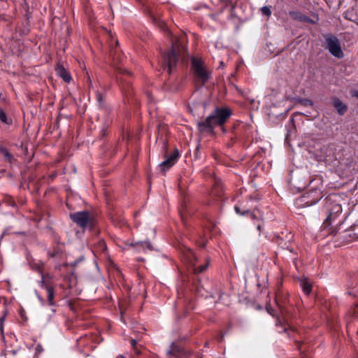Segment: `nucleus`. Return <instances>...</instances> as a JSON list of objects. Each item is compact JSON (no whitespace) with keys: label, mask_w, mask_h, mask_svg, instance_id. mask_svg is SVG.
<instances>
[{"label":"nucleus","mask_w":358,"mask_h":358,"mask_svg":"<svg viewBox=\"0 0 358 358\" xmlns=\"http://www.w3.org/2000/svg\"><path fill=\"white\" fill-rule=\"evenodd\" d=\"M231 115L229 108H217L204 121L198 124L199 129L201 132H212L215 127L222 125Z\"/></svg>","instance_id":"f257e3e1"},{"label":"nucleus","mask_w":358,"mask_h":358,"mask_svg":"<svg viewBox=\"0 0 358 358\" xmlns=\"http://www.w3.org/2000/svg\"><path fill=\"white\" fill-rule=\"evenodd\" d=\"M192 65L197 78L203 84L206 83L209 78V73L204 68L203 62L198 58L193 57L192 59Z\"/></svg>","instance_id":"f03ea898"},{"label":"nucleus","mask_w":358,"mask_h":358,"mask_svg":"<svg viewBox=\"0 0 358 358\" xmlns=\"http://www.w3.org/2000/svg\"><path fill=\"white\" fill-rule=\"evenodd\" d=\"M326 41L327 48L331 55L338 58H342L343 57V52L341 50L340 43L335 36H329L327 37Z\"/></svg>","instance_id":"7ed1b4c3"},{"label":"nucleus","mask_w":358,"mask_h":358,"mask_svg":"<svg viewBox=\"0 0 358 358\" xmlns=\"http://www.w3.org/2000/svg\"><path fill=\"white\" fill-rule=\"evenodd\" d=\"M70 218L80 227L85 229L90 221L88 211H80L70 214Z\"/></svg>","instance_id":"20e7f679"},{"label":"nucleus","mask_w":358,"mask_h":358,"mask_svg":"<svg viewBox=\"0 0 358 358\" xmlns=\"http://www.w3.org/2000/svg\"><path fill=\"white\" fill-rule=\"evenodd\" d=\"M178 60L176 49L173 45L172 49L166 54L164 57V64L167 71L170 73L172 68L176 65Z\"/></svg>","instance_id":"39448f33"},{"label":"nucleus","mask_w":358,"mask_h":358,"mask_svg":"<svg viewBox=\"0 0 358 358\" xmlns=\"http://www.w3.org/2000/svg\"><path fill=\"white\" fill-rule=\"evenodd\" d=\"M185 257H186L187 261L189 262V263H191L192 264V266L194 267V270L196 273L203 272L206 269V268L208 265V262H207L205 265L199 266L196 267L194 263V262L196 261V257L194 252L191 249L187 250V251L185 252Z\"/></svg>","instance_id":"423d86ee"},{"label":"nucleus","mask_w":358,"mask_h":358,"mask_svg":"<svg viewBox=\"0 0 358 358\" xmlns=\"http://www.w3.org/2000/svg\"><path fill=\"white\" fill-rule=\"evenodd\" d=\"M178 157L179 153L177 150H176L174 152L172 153L171 155L167 156L166 159L163 161L159 165V166L162 169V171H165L166 169H169L172 166H173Z\"/></svg>","instance_id":"0eeeda50"},{"label":"nucleus","mask_w":358,"mask_h":358,"mask_svg":"<svg viewBox=\"0 0 358 358\" xmlns=\"http://www.w3.org/2000/svg\"><path fill=\"white\" fill-rule=\"evenodd\" d=\"M342 212V207L340 204H335L332 206L330 210L329 214L326 220L327 224H330L331 222L336 219V217L340 215Z\"/></svg>","instance_id":"6e6552de"},{"label":"nucleus","mask_w":358,"mask_h":358,"mask_svg":"<svg viewBox=\"0 0 358 358\" xmlns=\"http://www.w3.org/2000/svg\"><path fill=\"white\" fill-rule=\"evenodd\" d=\"M333 106L336 110L337 113L340 115H344L348 110V107L344 104L338 98L334 97L333 99Z\"/></svg>","instance_id":"1a4fd4ad"},{"label":"nucleus","mask_w":358,"mask_h":358,"mask_svg":"<svg viewBox=\"0 0 358 358\" xmlns=\"http://www.w3.org/2000/svg\"><path fill=\"white\" fill-rule=\"evenodd\" d=\"M55 71L59 77H61L65 82H70L71 78L69 74L68 71L65 69V68L63 66L57 64V66L55 68Z\"/></svg>","instance_id":"9d476101"},{"label":"nucleus","mask_w":358,"mask_h":358,"mask_svg":"<svg viewBox=\"0 0 358 358\" xmlns=\"http://www.w3.org/2000/svg\"><path fill=\"white\" fill-rule=\"evenodd\" d=\"M289 15L292 18H294L295 20H300V21H307L308 20V19L306 16H304L303 15H302L301 13H298V12L290 11Z\"/></svg>","instance_id":"9b49d317"},{"label":"nucleus","mask_w":358,"mask_h":358,"mask_svg":"<svg viewBox=\"0 0 358 358\" xmlns=\"http://www.w3.org/2000/svg\"><path fill=\"white\" fill-rule=\"evenodd\" d=\"M47 292H48V301L50 305L54 304V290L53 288L51 287H46Z\"/></svg>","instance_id":"f8f14e48"},{"label":"nucleus","mask_w":358,"mask_h":358,"mask_svg":"<svg viewBox=\"0 0 358 358\" xmlns=\"http://www.w3.org/2000/svg\"><path fill=\"white\" fill-rule=\"evenodd\" d=\"M301 287L304 293L309 294L311 291V285L307 280L301 282Z\"/></svg>","instance_id":"ddd939ff"},{"label":"nucleus","mask_w":358,"mask_h":358,"mask_svg":"<svg viewBox=\"0 0 358 358\" xmlns=\"http://www.w3.org/2000/svg\"><path fill=\"white\" fill-rule=\"evenodd\" d=\"M0 153L7 160H8L9 162H11V160L13 159V156L6 148H1L0 149Z\"/></svg>","instance_id":"4468645a"},{"label":"nucleus","mask_w":358,"mask_h":358,"mask_svg":"<svg viewBox=\"0 0 358 358\" xmlns=\"http://www.w3.org/2000/svg\"><path fill=\"white\" fill-rule=\"evenodd\" d=\"M235 210H236V212L237 213L241 214V215H250V217L252 220H255V219L256 218V215H255L253 213H252V212H250V211H249V210H246V211H244V212H241V210H240V208H239L238 206H235Z\"/></svg>","instance_id":"2eb2a0df"},{"label":"nucleus","mask_w":358,"mask_h":358,"mask_svg":"<svg viewBox=\"0 0 358 358\" xmlns=\"http://www.w3.org/2000/svg\"><path fill=\"white\" fill-rule=\"evenodd\" d=\"M261 10H262V14L266 16H270L271 15V9L268 6H263L261 8Z\"/></svg>","instance_id":"dca6fc26"},{"label":"nucleus","mask_w":358,"mask_h":358,"mask_svg":"<svg viewBox=\"0 0 358 358\" xmlns=\"http://www.w3.org/2000/svg\"><path fill=\"white\" fill-rule=\"evenodd\" d=\"M138 244H139V245H141V246L142 248H148V250H152V245H151V244H150V242H148V241H145V242H141V243H139Z\"/></svg>","instance_id":"f3484780"},{"label":"nucleus","mask_w":358,"mask_h":358,"mask_svg":"<svg viewBox=\"0 0 358 358\" xmlns=\"http://www.w3.org/2000/svg\"><path fill=\"white\" fill-rule=\"evenodd\" d=\"M0 120L3 123H7V118L3 110L0 108Z\"/></svg>","instance_id":"a211bd4d"},{"label":"nucleus","mask_w":358,"mask_h":358,"mask_svg":"<svg viewBox=\"0 0 358 358\" xmlns=\"http://www.w3.org/2000/svg\"><path fill=\"white\" fill-rule=\"evenodd\" d=\"M301 103L306 106H312L313 105L312 101L306 99H301Z\"/></svg>","instance_id":"6ab92c4d"},{"label":"nucleus","mask_w":358,"mask_h":358,"mask_svg":"<svg viewBox=\"0 0 358 358\" xmlns=\"http://www.w3.org/2000/svg\"><path fill=\"white\" fill-rule=\"evenodd\" d=\"M220 192H221V187H220V185H217V186L213 189V193L215 194H217V196H220Z\"/></svg>","instance_id":"aec40b11"},{"label":"nucleus","mask_w":358,"mask_h":358,"mask_svg":"<svg viewBox=\"0 0 358 358\" xmlns=\"http://www.w3.org/2000/svg\"><path fill=\"white\" fill-rule=\"evenodd\" d=\"M136 343V341L135 340L131 341V345H132L134 350L136 351V353H139V351L135 347Z\"/></svg>","instance_id":"412c9836"},{"label":"nucleus","mask_w":358,"mask_h":358,"mask_svg":"<svg viewBox=\"0 0 358 358\" xmlns=\"http://www.w3.org/2000/svg\"><path fill=\"white\" fill-rule=\"evenodd\" d=\"M354 315L355 317L358 318V305H357L354 309Z\"/></svg>","instance_id":"4be33fe9"},{"label":"nucleus","mask_w":358,"mask_h":358,"mask_svg":"<svg viewBox=\"0 0 358 358\" xmlns=\"http://www.w3.org/2000/svg\"><path fill=\"white\" fill-rule=\"evenodd\" d=\"M36 350L38 352H41L43 350V347L41 345H38L36 346Z\"/></svg>","instance_id":"5701e85b"},{"label":"nucleus","mask_w":358,"mask_h":358,"mask_svg":"<svg viewBox=\"0 0 358 358\" xmlns=\"http://www.w3.org/2000/svg\"><path fill=\"white\" fill-rule=\"evenodd\" d=\"M96 99H97L98 101H99V103H101V100H102V96H101V94L100 93H98V94H96Z\"/></svg>","instance_id":"b1692460"},{"label":"nucleus","mask_w":358,"mask_h":358,"mask_svg":"<svg viewBox=\"0 0 358 358\" xmlns=\"http://www.w3.org/2000/svg\"><path fill=\"white\" fill-rule=\"evenodd\" d=\"M3 319H4L3 317H1V326H0V330H1V332H3L2 322H3Z\"/></svg>","instance_id":"393cba45"},{"label":"nucleus","mask_w":358,"mask_h":358,"mask_svg":"<svg viewBox=\"0 0 358 358\" xmlns=\"http://www.w3.org/2000/svg\"><path fill=\"white\" fill-rule=\"evenodd\" d=\"M276 325L277 326L281 325V321L280 320L279 318L276 320Z\"/></svg>","instance_id":"a878e982"},{"label":"nucleus","mask_w":358,"mask_h":358,"mask_svg":"<svg viewBox=\"0 0 358 358\" xmlns=\"http://www.w3.org/2000/svg\"><path fill=\"white\" fill-rule=\"evenodd\" d=\"M79 261H76V262H74L73 263H70V264L73 266H76L78 263Z\"/></svg>","instance_id":"bb28decb"},{"label":"nucleus","mask_w":358,"mask_h":358,"mask_svg":"<svg viewBox=\"0 0 358 358\" xmlns=\"http://www.w3.org/2000/svg\"><path fill=\"white\" fill-rule=\"evenodd\" d=\"M291 126H293L294 124V120L293 119H291L290 121H289V123Z\"/></svg>","instance_id":"cd10ccee"},{"label":"nucleus","mask_w":358,"mask_h":358,"mask_svg":"<svg viewBox=\"0 0 358 358\" xmlns=\"http://www.w3.org/2000/svg\"><path fill=\"white\" fill-rule=\"evenodd\" d=\"M257 229L259 231H261V225L260 224H257Z\"/></svg>","instance_id":"c85d7f7f"},{"label":"nucleus","mask_w":358,"mask_h":358,"mask_svg":"<svg viewBox=\"0 0 358 358\" xmlns=\"http://www.w3.org/2000/svg\"><path fill=\"white\" fill-rule=\"evenodd\" d=\"M355 95L357 97H358V91H357V92H355Z\"/></svg>","instance_id":"c756f323"},{"label":"nucleus","mask_w":358,"mask_h":358,"mask_svg":"<svg viewBox=\"0 0 358 358\" xmlns=\"http://www.w3.org/2000/svg\"><path fill=\"white\" fill-rule=\"evenodd\" d=\"M285 312V310L281 309V313H282V315L284 314Z\"/></svg>","instance_id":"7c9ffc66"},{"label":"nucleus","mask_w":358,"mask_h":358,"mask_svg":"<svg viewBox=\"0 0 358 358\" xmlns=\"http://www.w3.org/2000/svg\"><path fill=\"white\" fill-rule=\"evenodd\" d=\"M38 299H40V301H43V299L41 298L40 296H38Z\"/></svg>","instance_id":"2f4dec72"},{"label":"nucleus","mask_w":358,"mask_h":358,"mask_svg":"<svg viewBox=\"0 0 358 358\" xmlns=\"http://www.w3.org/2000/svg\"><path fill=\"white\" fill-rule=\"evenodd\" d=\"M287 329L286 328H283L282 331H286Z\"/></svg>","instance_id":"473e14b6"},{"label":"nucleus","mask_w":358,"mask_h":358,"mask_svg":"<svg viewBox=\"0 0 358 358\" xmlns=\"http://www.w3.org/2000/svg\"><path fill=\"white\" fill-rule=\"evenodd\" d=\"M117 358H123V357H117Z\"/></svg>","instance_id":"72a5a7b5"}]
</instances>
